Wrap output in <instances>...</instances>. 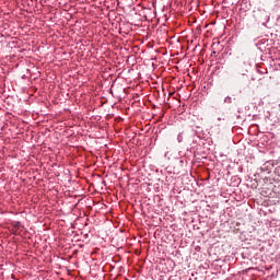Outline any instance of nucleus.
Returning <instances> with one entry per match:
<instances>
[{"instance_id": "obj_2", "label": "nucleus", "mask_w": 280, "mask_h": 280, "mask_svg": "<svg viewBox=\"0 0 280 280\" xmlns=\"http://www.w3.org/2000/svg\"><path fill=\"white\" fill-rule=\"evenodd\" d=\"M224 102H225V104H231V96H226Z\"/></svg>"}, {"instance_id": "obj_1", "label": "nucleus", "mask_w": 280, "mask_h": 280, "mask_svg": "<svg viewBox=\"0 0 280 280\" xmlns=\"http://www.w3.org/2000/svg\"><path fill=\"white\" fill-rule=\"evenodd\" d=\"M177 141H178V143H180V142L183 141V133H179V135L177 136Z\"/></svg>"}, {"instance_id": "obj_3", "label": "nucleus", "mask_w": 280, "mask_h": 280, "mask_svg": "<svg viewBox=\"0 0 280 280\" xmlns=\"http://www.w3.org/2000/svg\"><path fill=\"white\" fill-rule=\"evenodd\" d=\"M213 45H220V39L218 37L213 39Z\"/></svg>"}, {"instance_id": "obj_4", "label": "nucleus", "mask_w": 280, "mask_h": 280, "mask_svg": "<svg viewBox=\"0 0 280 280\" xmlns=\"http://www.w3.org/2000/svg\"><path fill=\"white\" fill-rule=\"evenodd\" d=\"M20 223H15V226H19Z\"/></svg>"}]
</instances>
